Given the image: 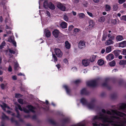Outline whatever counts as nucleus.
<instances>
[{
  "instance_id": "nucleus-28",
  "label": "nucleus",
  "mask_w": 126,
  "mask_h": 126,
  "mask_svg": "<svg viewBox=\"0 0 126 126\" xmlns=\"http://www.w3.org/2000/svg\"><path fill=\"white\" fill-rule=\"evenodd\" d=\"M8 50H9V52L10 53V54H9V55L11 57H12L13 55H12V54H15L16 53L15 51L10 48L8 49Z\"/></svg>"
},
{
  "instance_id": "nucleus-31",
  "label": "nucleus",
  "mask_w": 126,
  "mask_h": 126,
  "mask_svg": "<svg viewBox=\"0 0 126 126\" xmlns=\"http://www.w3.org/2000/svg\"><path fill=\"white\" fill-rule=\"evenodd\" d=\"M65 46L66 48L69 49L70 48V45L68 41H66L65 42Z\"/></svg>"
},
{
  "instance_id": "nucleus-16",
  "label": "nucleus",
  "mask_w": 126,
  "mask_h": 126,
  "mask_svg": "<svg viewBox=\"0 0 126 126\" xmlns=\"http://www.w3.org/2000/svg\"><path fill=\"white\" fill-rule=\"evenodd\" d=\"M89 94L88 92L87 91L86 89L83 88L80 91V94L83 95H87Z\"/></svg>"
},
{
  "instance_id": "nucleus-42",
  "label": "nucleus",
  "mask_w": 126,
  "mask_h": 126,
  "mask_svg": "<svg viewBox=\"0 0 126 126\" xmlns=\"http://www.w3.org/2000/svg\"><path fill=\"white\" fill-rule=\"evenodd\" d=\"M118 8V5L117 4H114L113 6V11H116Z\"/></svg>"
},
{
  "instance_id": "nucleus-1",
  "label": "nucleus",
  "mask_w": 126,
  "mask_h": 126,
  "mask_svg": "<svg viewBox=\"0 0 126 126\" xmlns=\"http://www.w3.org/2000/svg\"><path fill=\"white\" fill-rule=\"evenodd\" d=\"M97 79L92 80L87 83V86L92 87H95L97 86Z\"/></svg>"
},
{
  "instance_id": "nucleus-15",
  "label": "nucleus",
  "mask_w": 126,
  "mask_h": 126,
  "mask_svg": "<svg viewBox=\"0 0 126 126\" xmlns=\"http://www.w3.org/2000/svg\"><path fill=\"white\" fill-rule=\"evenodd\" d=\"M62 122L63 124H65L69 123L70 120L68 118H64L62 120Z\"/></svg>"
},
{
  "instance_id": "nucleus-26",
  "label": "nucleus",
  "mask_w": 126,
  "mask_h": 126,
  "mask_svg": "<svg viewBox=\"0 0 126 126\" xmlns=\"http://www.w3.org/2000/svg\"><path fill=\"white\" fill-rule=\"evenodd\" d=\"M112 116H110L109 118V123L111 125L113 123H115L116 122L114 121L113 118L112 117Z\"/></svg>"
},
{
  "instance_id": "nucleus-12",
  "label": "nucleus",
  "mask_w": 126,
  "mask_h": 126,
  "mask_svg": "<svg viewBox=\"0 0 126 126\" xmlns=\"http://www.w3.org/2000/svg\"><path fill=\"white\" fill-rule=\"evenodd\" d=\"M63 87L65 89L67 93L69 95H70L71 90L68 86L66 85H64L63 86Z\"/></svg>"
},
{
  "instance_id": "nucleus-38",
  "label": "nucleus",
  "mask_w": 126,
  "mask_h": 126,
  "mask_svg": "<svg viewBox=\"0 0 126 126\" xmlns=\"http://www.w3.org/2000/svg\"><path fill=\"white\" fill-rule=\"evenodd\" d=\"M109 65L111 66H113L115 65L116 63L115 61L114 60L109 63Z\"/></svg>"
},
{
  "instance_id": "nucleus-20",
  "label": "nucleus",
  "mask_w": 126,
  "mask_h": 126,
  "mask_svg": "<svg viewBox=\"0 0 126 126\" xmlns=\"http://www.w3.org/2000/svg\"><path fill=\"white\" fill-rule=\"evenodd\" d=\"M67 23L65 22H62L60 25V26L62 29H65L67 28Z\"/></svg>"
},
{
  "instance_id": "nucleus-48",
  "label": "nucleus",
  "mask_w": 126,
  "mask_h": 126,
  "mask_svg": "<svg viewBox=\"0 0 126 126\" xmlns=\"http://www.w3.org/2000/svg\"><path fill=\"white\" fill-rule=\"evenodd\" d=\"M48 122L49 123L53 125H55L56 124V123L54 121L51 119H49L48 120Z\"/></svg>"
},
{
  "instance_id": "nucleus-52",
  "label": "nucleus",
  "mask_w": 126,
  "mask_h": 126,
  "mask_svg": "<svg viewBox=\"0 0 126 126\" xmlns=\"http://www.w3.org/2000/svg\"><path fill=\"white\" fill-rule=\"evenodd\" d=\"M23 111L26 113H29L30 112L29 110L25 108H23Z\"/></svg>"
},
{
  "instance_id": "nucleus-27",
  "label": "nucleus",
  "mask_w": 126,
  "mask_h": 126,
  "mask_svg": "<svg viewBox=\"0 0 126 126\" xmlns=\"http://www.w3.org/2000/svg\"><path fill=\"white\" fill-rule=\"evenodd\" d=\"M49 3H48V0H45L43 3V6L46 9H47Z\"/></svg>"
},
{
  "instance_id": "nucleus-9",
  "label": "nucleus",
  "mask_w": 126,
  "mask_h": 126,
  "mask_svg": "<svg viewBox=\"0 0 126 126\" xmlns=\"http://www.w3.org/2000/svg\"><path fill=\"white\" fill-rule=\"evenodd\" d=\"M26 107L28 108L30 112L31 111L33 113L35 112L34 110L35 109V108L32 106L31 105H28Z\"/></svg>"
},
{
  "instance_id": "nucleus-41",
  "label": "nucleus",
  "mask_w": 126,
  "mask_h": 126,
  "mask_svg": "<svg viewBox=\"0 0 126 126\" xmlns=\"http://www.w3.org/2000/svg\"><path fill=\"white\" fill-rule=\"evenodd\" d=\"M5 43L4 41H3L1 43L0 46V49H2L3 47L4 46H5Z\"/></svg>"
},
{
  "instance_id": "nucleus-54",
  "label": "nucleus",
  "mask_w": 126,
  "mask_h": 126,
  "mask_svg": "<svg viewBox=\"0 0 126 126\" xmlns=\"http://www.w3.org/2000/svg\"><path fill=\"white\" fill-rule=\"evenodd\" d=\"M93 22H94L93 21H91L89 22V26H91V27H93L94 26V24Z\"/></svg>"
},
{
  "instance_id": "nucleus-39",
  "label": "nucleus",
  "mask_w": 126,
  "mask_h": 126,
  "mask_svg": "<svg viewBox=\"0 0 126 126\" xmlns=\"http://www.w3.org/2000/svg\"><path fill=\"white\" fill-rule=\"evenodd\" d=\"M52 58L54 60V62L56 63L57 61V58L55 54H52Z\"/></svg>"
},
{
  "instance_id": "nucleus-2",
  "label": "nucleus",
  "mask_w": 126,
  "mask_h": 126,
  "mask_svg": "<svg viewBox=\"0 0 126 126\" xmlns=\"http://www.w3.org/2000/svg\"><path fill=\"white\" fill-rule=\"evenodd\" d=\"M114 39V36H111L108 40L106 41L105 43V44L107 45L113 44L114 43L113 40Z\"/></svg>"
},
{
  "instance_id": "nucleus-29",
  "label": "nucleus",
  "mask_w": 126,
  "mask_h": 126,
  "mask_svg": "<svg viewBox=\"0 0 126 126\" xmlns=\"http://www.w3.org/2000/svg\"><path fill=\"white\" fill-rule=\"evenodd\" d=\"M116 39L117 41H121L123 39L122 36L120 35L117 36L116 37Z\"/></svg>"
},
{
  "instance_id": "nucleus-7",
  "label": "nucleus",
  "mask_w": 126,
  "mask_h": 126,
  "mask_svg": "<svg viewBox=\"0 0 126 126\" xmlns=\"http://www.w3.org/2000/svg\"><path fill=\"white\" fill-rule=\"evenodd\" d=\"M57 7L61 11H64L65 10L66 7L65 6L61 3H58L57 4Z\"/></svg>"
},
{
  "instance_id": "nucleus-3",
  "label": "nucleus",
  "mask_w": 126,
  "mask_h": 126,
  "mask_svg": "<svg viewBox=\"0 0 126 126\" xmlns=\"http://www.w3.org/2000/svg\"><path fill=\"white\" fill-rule=\"evenodd\" d=\"M54 51L56 55L58 57H61L63 55V53L61 50L58 48H55L54 49Z\"/></svg>"
},
{
  "instance_id": "nucleus-4",
  "label": "nucleus",
  "mask_w": 126,
  "mask_h": 126,
  "mask_svg": "<svg viewBox=\"0 0 126 126\" xmlns=\"http://www.w3.org/2000/svg\"><path fill=\"white\" fill-rule=\"evenodd\" d=\"M100 116H102V120L103 123L108 122L109 123V118L108 117V116L105 115L103 114H101L100 115Z\"/></svg>"
},
{
  "instance_id": "nucleus-37",
  "label": "nucleus",
  "mask_w": 126,
  "mask_h": 126,
  "mask_svg": "<svg viewBox=\"0 0 126 126\" xmlns=\"http://www.w3.org/2000/svg\"><path fill=\"white\" fill-rule=\"evenodd\" d=\"M102 116L99 117L97 116H95L93 118V120H102Z\"/></svg>"
},
{
  "instance_id": "nucleus-43",
  "label": "nucleus",
  "mask_w": 126,
  "mask_h": 126,
  "mask_svg": "<svg viewBox=\"0 0 126 126\" xmlns=\"http://www.w3.org/2000/svg\"><path fill=\"white\" fill-rule=\"evenodd\" d=\"M22 95L19 93H16L15 94V97L17 98L22 97Z\"/></svg>"
},
{
  "instance_id": "nucleus-40",
  "label": "nucleus",
  "mask_w": 126,
  "mask_h": 126,
  "mask_svg": "<svg viewBox=\"0 0 126 126\" xmlns=\"http://www.w3.org/2000/svg\"><path fill=\"white\" fill-rule=\"evenodd\" d=\"M83 6L85 7H87L88 5V2L87 1L85 0L83 1L82 3Z\"/></svg>"
},
{
  "instance_id": "nucleus-33",
  "label": "nucleus",
  "mask_w": 126,
  "mask_h": 126,
  "mask_svg": "<svg viewBox=\"0 0 126 126\" xmlns=\"http://www.w3.org/2000/svg\"><path fill=\"white\" fill-rule=\"evenodd\" d=\"M120 108L122 110H124L126 108V104L123 103L120 106Z\"/></svg>"
},
{
  "instance_id": "nucleus-21",
  "label": "nucleus",
  "mask_w": 126,
  "mask_h": 126,
  "mask_svg": "<svg viewBox=\"0 0 126 126\" xmlns=\"http://www.w3.org/2000/svg\"><path fill=\"white\" fill-rule=\"evenodd\" d=\"M121 51V50H114L113 53L116 57H117L120 55Z\"/></svg>"
},
{
  "instance_id": "nucleus-46",
  "label": "nucleus",
  "mask_w": 126,
  "mask_h": 126,
  "mask_svg": "<svg viewBox=\"0 0 126 126\" xmlns=\"http://www.w3.org/2000/svg\"><path fill=\"white\" fill-rule=\"evenodd\" d=\"M0 106L3 110H5V108L7 107V105L5 103H3V104L2 105H1Z\"/></svg>"
},
{
  "instance_id": "nucleus-30",
  "label": "nucleus",
  "mask_w": 126,
  "mask_h": 126,
  "mask_svg": "<svg viewBox=\"0 0 126 126\" xmlns=\"http://www.w3.org/2000/svg\"><path fill=\"white\" fill-rule=\"evenodd\" d=\"M112 47L111 46H110L107 47L106 49V52L109 53L111 51Z\"/></svg>"
},
{
  "instance_id": "nucleus-11",
  "label": "nucleus",
  "mask_w": 126,
  "mask_h": 126,
  "mask_svg": "<svg viewBox=\"0 0 126 126\" xmlns=\"http://www.w3.org/2000/svg\"><path fill=\"white\" fill-rule=\"evenodd\" d=\"M82 62L83 64L86 66L89 64V60L88 59H84L82 60Z\"/></svg>"
},
{
  "instance_id": "nucleus-25",
  "label": "nucleus",
  "mask_w": 126,
  "mask_h": 126,
  "mask_svg": "<svg viewBox=\"0 0 126 126\" xmlns=\"http://www.w3.org/2000/svg\"><path fill=\"white\" fill-rule=\"evenodd\" d=\"M1 119L2 120H9V117L6 116L4 113H3L1 116Z\"/></svg>"
},
{
  "instance_id": "nucleus-35",
  "label": "nucleus",
  "mask_w": 126,
  "mask_h": 126,
  "mask_svg": "<svg viewBox=\"0 0 126 126\" xmlns=\"http://www.w3.org/2000/svg\"><path fill=\"white\" fill-rule=\"evenodd\" d=\"M119 64L120 65L126 64V60H120V61Z\"/></svg>"
},
{
  "instance_id": "nucleus-5",
  "label": "nucleus",
  "mask_w": 126,
  "mask_h": 126,
  "mask_svg": "<svg viewBox=\"0 0 126 126\" xmlns=\"http://www.w3.org/2000/svg\"><path fill=\"white\" fill-rule=\"evenodd\" d=\"M112 111L117 115L120 117H123L126 116V114L123 112L115 110H112Z\"/></svg>"
},
{
  "instance_id": "nucleus-57",
  "label": "nucleus",
  "mask_w": 126,
  "mask_h": 126,
  "mask_svg": "<svg viewBox=\"0 0 126 126\" xmlns=\"http://www.w3.org/2000/svg\"><path fill=\"white\" fill-rule=\"evenodd\" d=\"M74 28L73 26L71 25L69 26L68 27V30L69 31H71Z\"/></svg>"
},
{
  "instance_id": "nucleus-53",
  "label": "nucleus",
  "mask_w": 126,
  "mask_h": 126,
  "mask_svg": "<svg viewBox=\"0 0 126 126\" xmlns=\"http://www.w3.org/2000/svg\"><path fill=\"white\" fill-rule=\"evenodd\" d=\"M107 36V35L106 34H104L103 35V37L102 39V41H104L105 40Z\"/></svg>"
},
{
  "instance_id": "nucleus-23",
  "label": "nucleus",
  "mask_w": 126,
  "mask_h": 126,
  "mask_svg": "<svg viewBox=\"0 0 126 126\" xmlns=\"http://www.w3.org/2000/svg\"><path fill=\"white\" fill-rule=\"evenodd\" d=\"M80 101L83 105H87L88 103L86 100L83 98H82L81 99Z\"/></svg>"
},
{
  "instance_id": "nucleus-17",
  "label": "nucleus",
  "mask_w": 126,
  "mask_h": 126,
  "mask_svg": "<svg viewBox=\"0 0 126 126\" xmlns=\"http://www.w3.org/2000/svg\"><path fill=\"white\" fill-rule=\"evenodd\" d=\"M126 46V41H124L119 43V47H124Z\"/></svg>"
},
{
  "instance_id": "nucleus-55",
  "label": "nucleus",
  "mask_w": 126,
  "mask_h": 126,
  "mask_svg": "<svg viewBox=\"0 0 126 126\" xmlns=\"http://www.w3.org/2000/svg\"><path fill=\"white\" fill-rule=\"evenodd\" d=\"M122 54L124 55H126V49H123Z\"/></svg>"
},
{
  "instance_id": "nucleus-45",
  "label": "nucleus",
  "mask_w": 126,
  "mask_h": 126,
  "mask_svg": "<svg viewBox=\"0 0 126 126\" xmlns=\"http://www.w3.org/2000/svg\"><path fill=\"white\" fill-rule=\"evenodd\" d=\"M111 7L110 6L108 5H106V10L107 11H110V10Z\"/></svg>"
},
{
  "instance_id": "nucleus-61",
  "label": "nucleus",
  "mask_w": 126,
  "mask_h": 126,
  "mask_svg": "<svg viewBox=\"0 0 126 126\" xmlns=\"http://www.w3.org/2000/svg\"><path fill=\"white\" fill-rule=\"evenodd\" d=\"M80 31V29L78 28H75L74 30V32H79Z\"/></svg>"
},
{
  "instance_id": "nucleus-60",
  "label": "nucleus",
  "mask_w": 126,
  "mask_h": 126,
  "mask_svg": "<svg viewBox=\"0 0 126 126\" xmlns=\"http://www.w3.org/2000/svg\"><path fill=\"white\" fill-rule=\"evenodd\" d=\"M63 62L66 64L68 63V61L67 59L65 58L63 60Z\"/></svg>"
},
{
  "instance_id": "nucleus-36",
  "label": "nucleus",
  "mask_w": 126,
  "mask_h": 126,
  "mask_svg": "<svg viewBox=\"0 0 126 126\" xmlns=\"http://www.w3.org/2000/svg\"><path fill=\"white\" fill-rule=\"evenodd\" d=\"M105 20V18L104 16H102L99 17L98 21L100 22H103Z\"/></svg>"
},
{
  "instance_id": "nucleus-34",
  "label": "nucleus",
  "mask_w": 126,
  "mask_h": 126,
  "mask_svg": "<svg viewBox=\"0 0 126 126\" xmlns=\"http://www.w3.org/2000/svg\"><path fill=\"white\" fill-rule=\"evenodd\" d=\"M7 83H6L5 85L3 83H1L0 85L1 89L2 90H4L5 89V87H6L7 86Z\"/></svg>"
},
{
  "instance_id": "nucleus-22",
  "label": "nucleus",
  "mask_w": 126,
  "mask_h": 126,
  "mask_svg": "<svg viewBox=\"0 0 126 126\" xmlns=\"http://www.w3.org/2000/svg\"><path fill=\"white\" fill-rule=\"evenodd\" d=\"M48 8H49L52 10H54L55 8V7L53 4L50 2L49 3V5Z\"/></svg>"
},
{
  "instance_id": "nucleus-32",
  "label": "nucleus",
  "mask_w": 126,
  "mask_h": 126,
  "mask_svg": "<svg viewBox=\"0 0 126 126\" xmlns=\"http://www.w3.org/2000/svg\"><path fill=\"white\" fill-rule=\"evenodd\" d=\"M97 63L99 65H102L104 64V62L103 60L102 59H100L98 61Z\"/></svg>"
},
{
  "instance_id": "nucleus-51",
  "label": "nucleus",
  "mask_w": 126,
  "mask_h": 126,
  "mask_svg": "<svg viewBox=\"0 0 126 126\" xmlns=\"http://www.w3.org/2000/svg\"><path fill=\"white\" fill-rule=\"evenodd\" d=\"M19 66V64L17 63L15 64L14 65V69L15 70H16L17 69V68Z\"/></svg>"
},
{
  "instance_id": "nucleus-44",
  "label": "nucleus",
  "mask_w": 126,
  "mask_h": 126,
  "mask_svg": "<svg viewBox=\"0 0 126 126\" xmlns=\"http://www.w3.org/2000/svg\"><path fill=\"white\" fill-rule=\"evenodd\" d=\"M79 18H84L85 16V15L83 13H80L78 14Z\"/></svg>"
},
{
  "instance_id": "nucleus-56",
  "label": "nucleus",
  "mask_w": 126,
  "mask_h": 126,
  "mask_svg": "<svg viewBox=\"0 0 126 126\" xmlns=\"http://www.w3.org/2000/svg\"><path fill=\"white\" fill-rule=\"evenodd\" d=\"M16 105L18 106V109L20 110L21 111H23V110L22 109L21 106L19 104H16Z\"/></svg>"
},
{
  "instance_id": "nucleus-50",
  "label": "nucleus",
  "mask_w": 126,
  "mask_h": 126,
  "mask_svg": "<svg viewBox=\"0 0 126 126\" xmlns=\"http://www.w3.org/2000/svg\"><path fill=\"white\" fill-rule=\"evenodd\" d=\"M18 102L20 104L23 105V99L21 98L17 100Z\"/></svg>"
},
{
  "instance_id": "nucleus-63",
  "label": "nucleus",
  "mask_w": 126,
  "mask_h": 126,
  "mask_svg": "<svg viewBox=\"0 0 126 126\" xmlns=\"http://www.w3.org/2000/svg\"><path fill=\"white\" fill-rule=\"evenodd\" d=\"M112 125L113 126H121L120 124H116L115 123H113L112 124Z\"/></svg>"
},
{
  "instance_id": "nucleus-8",
  "label": "nucleus",
  "mask_w": 126,
  "mask_h": 126,
  "mask_svg": "<svg viewBox=\"0 0 126 126\" xmlns=\"http://www.w3.org/2000/svg\"><path fill=\"white\" fill-rule=\"evenodd\" d=\"M85 42L84 41L80 40L78 44V47L80 49L84 48L85 47Z\"/></svg>"
},
{
  "instance_id": "nucleus-13",
  "label": "nucleus",
  "mask_w": 126,
  "mask_h": 126,
  "mask_svg": "<svg viewBox=\"0 0 126 126\" xmlns=\"http://www.w3.org/2000/svg\"><path fill=\"white\" fill-rule=\"evenodd\" d=\"M44 33L45 35L47 37H49L51 35V33L50 31L47 29H45V30Z\"/></svg>"
},
{
  "instance_id": "nucleus-18",
  "label": "nucleus",
  "mask_w": 126,
  "mask_h": 126,
  "mask_svg": "<svg viewBox=\"0 0 126 126\" xmlns=\"http://www.w3.org/2000/svg\"><path fill=\"white\" fill-rule=\"evenodd\" d=\"M93 126H108L107 124H106L104 123H97V122H95L94 123H93Z\"/></svg>"
},
{
  "instance_id": "nucleus-49",
  "label": "nucleus",
  "mask_w": 126,
  "mask_h": 126,
  "mask_svg": "<svg viewBox=\"0 0 126 126\" xmlns=\"http://www.w3.org/2000/svg\"><path fill=\"white\" fill-rule=\"evenodd\" d=\"M117 94L116 93H114L111 95V97L112 99H114L116 98Z\"/></svg>"
},
{
  "instance_id": "nucleus-62",
  "label": "nucleus",
  "mask_w": 126,
  "mask_h": 126,
  "mask_svg": "<svg viewBox=\"0 0 126 126\" xmlns=\"http://www.w3.org/2000/svg\"><path fill=\"white\" fill-rule=\"evenodd\" d=\"M8 71L11 72L12 71V69L11 67V66L9 65V68H8Z\"/></svg>"
},
{
  "instance_id": "nucleus-6",
  "label": "nucleus",
  "mask_w": 126,
  "mask_h": 126,
  "mask_svg": "<svg viewBox=\"0 0 126 126\" xmlns=\"http://www.w3.org/2000/svg\"><path fill=\"white\" fill-rule=\"evenodd\" d=\"M95 100L94 99L92 100L91 101L90 103H88L87 105L88 108L90 109H93L95 106L94 102Z\"/></svg>"
},
{
  "instance_id": "nucleus-19",
  "label": "nucleus",
  "mask_w": 126,
  "mask_h": 126,
  "mask_svg": "<svg viewBox=\"0 0 126 126\" xmlns=\"http://www.w3.org/2000/svg\"><path fill=\"white\" fill-rule=\"evenodd\" d=\"M110 81V79L108 78H106L105 79V82L103 83L102 86L103 87H106L108 85L107 83Z\"/></svg>"
},
{
  "instance_id": "nucleus-64",
  "label": "nucleus",
  "mask_w": 126,
  "mask_h": 126,
  "mask_svg": "<svg viewBox=\"0 0 126 126\" xmlns=\"http://www.w3.org/2000/svg\"><path fill=\"white\" fill-rule=\"evenodd\" d=\"M12 78L13 80H16L17 79V78L16 76V75L13 76L12 77Z\"/></svg>"
},
{
  "instance_id": "nucleus-58",
  "label": "nucleus",
  "mask_w": 126,
  "mask_h": 126,
  "mask_svg": "<svg viewBox=\"0 0 126 126\" xmlns=\"http://www.w3.org/2000/svg\"><path fill=\"white\" fill-rule=\"evenodd\" d=\"M64 19L66 21H67L68 20V16L66 15H64L63 17Z\"/></svg>"
},
{
  "instance_id": "nucleus-47",
  "label": "nucleus",
  "mask_w": 126,
  "mask_h": 126,
  "mask_svg": "<svg viewBox=\"0 0 126 126\" xmlns=\"http://www.w3.org/2000/svg\"><path fill=\"white\" fill-rule=\"evenodd\" d=\"M81 82V80L79 79H77L74 81V83L76 84H78Z\"/></svg>"
},
{
  "instance_id": "nucleus-59",
  "label": "nucleus",
  "mask_w": 126,
  "mask_h": 126,
  "mask_svg": "<svg viewBox=\"0 0 126 126\" xmlns=\"http://www.w3.org/2000/svg\"><path fill=\"white\" fill-rule=\"evenodd\" d=\"M12 43L13 44V45L15 47H16V42L14 40H12Z\"/></svg>"
},
{
  "instance_id": "nucleus-24",
  "label": "nucleus",
  "mask_w": 126,
  "mask_h": 126,
  "mask_svg": "<svg viewBox=\"0 0 126 126\" xmlns=\"http://www.w3.org/2000/svg\"><path fill=\"white\" fill-rule=\"evenodd\" d=\"M96 55H92L90 59V61L92 62L95 61L96 60Z\"/></svg>"
},
{
  "instance_id": "nucleus-10",
  "label": "nucleus",
  "mask_w": 126,
  "mask_h": 126,
  "mask_svg": "<svg viewBox=\"0 0 126 126\" xmlns=\"http://www.w3.org/2000/svg\"><path fill=\"white\" fill-rule=\"evenodd\" d=\"M60 32L59 31L57 30H55L53 31L52 32V34L56 38L58 37Z\"/></svg>"
},
{
  "instance_id": "nucleus-14",
  "label": "nucleus",
  "mask_w": 126,
  "mask_h": 126,
  "mask_svg": "<svg viewBox=\"0 0 126 126\" xmlns=\"http://www.w3.org/2000/svg\"><path fill=\"white\" fill-rule=\"evenodd\" d=\"M114 58V55L111 54L108 55L106 57V58L108 61H110L113 59Z\"/></svg>"
}]
</instances>
